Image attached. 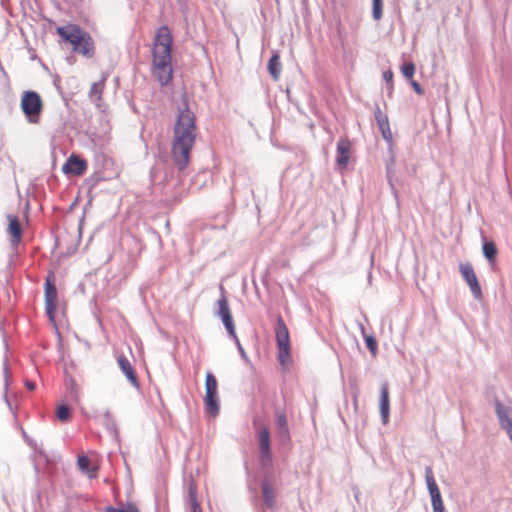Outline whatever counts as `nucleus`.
Here are the masks:
<instances>
[{
    "label": "nucleus",
    "mask_w": 512,
    "mask_h": 512,
    "mask_svg": "<svg viewBox=\"0 0 512 512\" xmlns=\"http://www.w3.org/2000/svg\"><path fill=\"white\" fill-rule=\"evenodd\" d=\"M381 134H382V137L383 139L387 142V143H392L393 141V136H392V132H391V129H390V126L386 129H382V131H380Z\"/></svg>",
    "instance_id": "39"
},
{
    "label": "nucleus",
    "mask_w": 512,
    "mask_h": 512,
    "mask_svg": "<svg viewBox=\"0 0 512 512\" xmlns=\"http://www.w3.org/2000/svg\"><path fill=\"white\" fill-rule=\"evenodd\" d=\"M171 55H153V74L163 85L172 79Z\"/></svg>",
    "instance_id": "5"
},
{
    "label": "nucleus",
    "mask_w": 512,
    "mask_h": 512,
    "mask_svg": "<svg viewBox=\"0 0 512 512\" xmlns=\"http://www.w3.org/2000/svg\"><path fill=\"white\" fill-rule=\"evenodd\" d=\"M108 428L116 430V424L112 421L111 423L108 424Z\"/></svg>",
    "instance_id": "46"
},
{
    "label": "nucleus",
    "mask_w": 512,
    "mask_h": 512,
    "mask_svg": "<svg viewBox=\"0 0 512 512\" xmlns=\"http://www.w3.org/2000/svg\"><path fill=\"white\" fill-rule=\"evenodd\" d=\"M104 415H105V418H106L108 421H110V416H111V415H110V412H109L108 410L105 412V414H104Z\"/></svg>",
    "instance_id": "47"
},
{
    "label": "nucleus",
    "mask_w": 512,
    "mask_h": 512,
    "mask_svg": "<svg viewBox=\"0 0 512 512\" xmlns=\"http://www.w3.org/2000/svg\"><path fill=\"white\" fill-rule=\"evenodd\" d=\"M196 116L190 110L186 97L183 106L179 107L176 123L173 128L171 155L174 165L183 171L190 162L192 148L196 141Z\"/></svg>",
    "instance_id": "1"
},
{
    "label": "nucleus",
    "mask_w": 512,
    "mask_h": 512,
    "mask_svg": "<svg viewBox=\"0 0 512 512\" xmlns=\"http://www.w3.org/2000/svg\"><path fill=\"white\" fill-rule=\"evenodd\" d=\"M383 14V0H373L372 16L374 20H380Z\"/></svg>",
    "instance_id": "29"
},
{
    "label": "nucleus",
    "mask_w": 512,
    "mask_h": 512,
    "mask_svg": "<svg viewBox=\"0 0 512 512\" xmlns=\"http://www.w3.org/2000/svg\"><path fill=\"white\" fill-rule=\"evenodd\" d=\"M117 361H118V365H119L121 371L127 377L128 381L131 383V385L135 388H139V382L137 379V375H136L130 361L123 355L118 356Z\"/></svg>",
    "instance_id": "16"
},
{
    "label": "nucleus",
    "mask_w": 512,
    "mask_h": 512,
    "mask_svg": "<svg viewBox=\"0 0 512 512\" xmlns=\"http://www.w3.org/2000/svg\"><path fill=\"white\" fill-rule=\"evenodd\" d=\"M367 348L371 352L372 355H376L377 353V341L372 335H366L363 337Z\"/></svg>",
    "instance_id": "33"
},
{
    "label": "nucleus",
    "mask_w": 512,
    "mask_h": 512,
    "mask_svg": "<svg viewBox=\"0 0 512 512\" xmlns=\"http://www.w3.org/2000/svg\"><path fill=\"white\" fill-rule=\"evenodd\" d=\"M8 85H9L8 76H7L4 68L0 64V87L7 88Z\"/></svg>",
    "instance_id": "36"
},
{
    "label": "nucleus",
    "mask_w": 512,
    "mask_h": 512,
    "mask_svg": "<svg viewBox=\"0 0 512 512\" xmlns=\"http://www.w3.org/2000/svg\"><path fill=\"white\" fill-rule=\"evenodd\" d=\"M276 428L280 441L286 443L290 441V431L287 417L284 411H276Z\"/></svg>",
    "instance_id": "14"
},
{
    "label": "nucleus",
    "mask_w": 512,
    "mask_h": 512,
    "mask_svg": "<svg viewBox=\"0 0 512 512\" xmlns=\"http://www.w3.org/2000/svg\"><path fill=\"white\" fill-rule=\"evenodd\" d=\"M84 31L76 25H66L57 28L58 35L70 44L79 42Z\"/></svg>",
    "instance_id": "13"
},
{
    "label": "nucleus",
    "mask_w": 512,
    "mask_h": 512,
    "mask_svg": "<svg viewBox=\"0 0 512 512\" xmlns=\"http://www.w3.org/2000/svg\"><path fill=\"white\" fill-rule=\"evenodd\" d=\"M482 249H483L484 256L489 261H492L495 259L496 255H497V248H496V245L494 244V242H492V241L484 242Z\"/></svg>",
    "instance_id": "25"
},
{
    "label": "nucleus",
    "mask_w": 512,
    "mask_h": 512,
    "mask_svg": "<svg viewBox=\"0 0 512 512\" xmlns=\"http://www.w3.org/2000/svg\"><path fill=\"white\" fill-rule=\"evenodd\" d=\"M359 330L361 332V335L364 337L367 335L365 326L362 323H358Z\"/></svg>",
    "instance_id": "44"
},
{
    "label": "nucleus",
    "mask_w": 512,
    "mask_h": 512,
    "mask_svg": "<svg viewBox=\"0 0 512 512\" xmlns=\"http://www.w3.org/2000/svg\"><path fill=\"white\" fill-rule=\"evenodd\" d=\"M188 490H189V495H190L191 502H192V511L193 512H202L199 507V503L197 502L196 497H195V485L193 482H191L189 484Z\"/></svg>",
    "instance_id": "32"
},
{
    "label": "nucleus",
    "mask_w": 512,
    "mask_h": 512,
    "mask_svg": "<svg viewBox=\"0 0 512 512\" xmlns=\"http://www.w3.org/2000/svg\"><path fill=\"white\" fill-rule=\"evenodd\" d=\"M425 481L431 497L432 508H440V505H444L441 497L440 490L435 481L433 470L431 466L425 468Z\"/></svg>",
    "instance_id": "9"
},
{
    "label": "nucleus",
    "mask_w": 512,
    "mask_h": 512,
    "mask_svg": "<svg viewBox=\"0 0 512 512\" xmlns=\"http://www.w3.org/2000/svg\"><path fill=\"white\" fill-rule=\"evenodd\" d=\"M459 271L463 279L468 284L473 297L476 300H480L483 296L481 286L479 284L476 273L471 264H460Z\"/></svg>",
    "instance_id": "7"
},
{
    "label": "nucleus",
    "mask_w": 512,
    "mask_h": 512,
    "mask_svg": "<svg viewBox=\"0 0 512 512\" xmlns=\"http://www.w3.org/2000/svg\"><path fill=\"white\" fill-rule=\"evenodd\" d=\"M351 142L341 138L337 143L336 163L340 169H346L350 160Z\"/></svg>",
    "instance_id": "10"
},
{
    "label": "nucleus",
    "mask_w": 512,
    "mask_h": 512,
    "mask_svg": "<svg viewBox=\"0 0 512 512\" xmlns=\"http://www.w3.org/2000/svg\"><path fill=\"white\" fill-rule=\"evenodd\" d=\"M259 450L261 459L270 460L271 458V448H270V431L264 426L260 430L259 434Z\"/></svg>",
    "instance_id": "15"
},
{
    "label": "nucleus",
    "mask_w": 512,
    "mask_h": 512,
    "mask_svg": "<svg viewBox=\"0 0 512 512\" xmlns=\"http://www.w3.org/2000/svg\"><path fill=\"white\" fill-rule=\"evenodd\" d=\"M496 414L499 423L512 441V405H506L499 401L495 404Z\"/></svg>",
    "instance_id": "8"
},
{
    "label": "nucleus",
    "mask_w": 512,
    "mask_h": 512,
    "mask_svg": "<svg viewBox=\"0 0 512 512\" xmlns=\"http://www.w3.org/2000/svg\"><path fill=\"white\" fill-rule=\"evenodd\" d=\"M228 335L230 337H235L236 336V331H235V324H234V320H233V317L232 315L230 316H227V317H224V318H220Z\"/></svg>",
    "instance_id": "27"
},
{
    "label": "nucleus",
    "mask_w": 512,
    "mask_h": 512,
    "mask_svg": "<svg viewBox=\"0 0 512 512\" xmlns=\"http://www.w3.org/2000/svg\"><path fill=\"white\" fill-rule=\"evenodd\" d=\"M218 383L212 372L206 373L205 379V411L210 417H216L220 412V401L218 397Z\"/></svg>",
    "instance_id": "3"
},
{
    "label": "nucleus",
    "mask_w": 512,
    "mask_h": 512,
    "mask_svg": "<svg viewBox=\"0 0 512 512\" xmlns=\"http://www.w3.org/2000/svg\"><path fill=\"white\" fill-rule=\"evenodd\" d=\"M379 408H380L382 424L386 425L389 421V414H390V400H389L388 383H383L381 385Z\"/></svg>",
    "instance_id": "12"
},
{
    "label": "nucleus",
    "mask_w": 512,
    "mask_h": 512,
    "mask_svg": "<svg viewBox=\"0 0 512 512\" xmlns=\"http://www.w3.org/2000/svg\"><path fill=\"white\" fill-rule=\"evenodd\" d=\"M73 50L87 57H91L94 53V47L91 37L83 32L81 40L73 44Z\"/></svg>",
    "instance_id": "17"
},
{
    "label": "nucleus",
    "mask_w": 512,
    "mask_h": 512,
    "mask_svg": "<svg viewBox=\"0 0 512 512\" xmlns=\"http://www.w3.org/2000/svg\"><path fill=\"white\" fill-rule=\"evenodd\" d=\"M21 109L29 123H38L43 110L40 95L35 91L24 92L21 98Z\"/></svg>",
    "instance_id": "2"
},
{
    "label": "nucleus",
    "mask_w": 512,
    "mask_h": 512,
    "mask_svg": "<svg viewBox=\"0 0 512 512\" xmlns=\"http://www.w3.org/2000/svg\"><path fill=\"white\" fill-rule=\"evenodd\" d=\"M433 512H445L444 505H440V508H433Z\"/></svg>",
    "instance_id": "45"
},
{
    "label": "nucleus",
    "mask_w": 512,
    "mask_h": 512,
    "mask_svg": "<svg viewBox=\"0 0 512 512\" xmlns=\"http://www.w3.org/2000/svg\"><path fill=\"white\" fill-rule=\"evenodd\" d=\"M401 72L407 79H411L415 74V65L412 62H405L401 65Z\"/></svg>",
    "instance_id": "31"
},
{
    "label": "nucleus",
    "mask_w": 512,
    "mask_h": 512,
    "mask_svg": "<svg viewBox=\"0 0 512 512\" xmlns=\"http://www.w3.org/2000/svg\"><path fill=\"white\" fill-rule=\"evenodd\" d=\"M220 289L222 291V295L217 301L218 309H217V311H215V315L220 318H224V317L230 316L232 314L230 311L228 300H227L226 296L224 295L223 286H220Z\"/></svg>",
    "instance_id": "21"
},
{
    "label": "nucleus",
    "mask_w": 512,
    "mask_h": 512,
    "mask_svg": "<svg viewBox=\"0 0 512 512\" xmlns=\"http://www.w3.org/2000/svg\"><path fill=\"white\" fill-rule=\"evenodd\" d=\"M268 71L273 78V80L277 81L280 77L281 73V63L278 54H273L268 61Z\"/></svg>",
    "instance_id": "22"
},
{
    "label": "nucleus",
    "mask_w": 512,
    "mask_h": 512,
    "mask_svg": "<svg viewBox=\"0 0 512 512\" xmlns=\"http://www.w3.org/2000/svg\"><path fill=\"white\" fill-rule=\"evenodd\" d=\"M104 81H105V79L103 78L101 81L93 83L91 88H90L89 97L95 103L100 101L101 98H102Z\"/></svg>",
    "instance_id": "23"
},
{
    "label": "nucleus",
    "mask_w": 512,
    "mask_h": 512,
    "mask_svg": "<svg viewBox=\"0 0 512 512\" xmlns=\"http://www.w3.org/2000/svg\"><path fill=\"white\" fill-rule=\"evenodd\" d=\"M9 225H8V232L11 234V244L13 246H17L22 237V228L21 224L19 222V219L17 217H12L9 215Z\"/></svg>",
    "instance_id": "18"
},
{
    "label": "nucleus",
    "mask_w": 512,
    "mask_h": 512,
    "mask_svg": "<svg viewBox=\"0 0 512 512\" xmlns=\"http://www.w3.org/2000/svg\"><path fill=\"white\" fill-rule=\"evenodd\" d=\"M3 373H4V380H5V384H4L5 391H7L8 386H9V379L11 378V372H10V369H9L7 358H5L4 363H3ZM4 399H5V402L8 405H10V402L8 400V397H7V392H5V394H4Z\"/></svg>",
    "instance_id": "28"
},
{
    "label": "nucleus",
    "mask_w": 512,
    "mask_h": 512,
    "mask_svg": "<svg viewBox=\"0 0 512 512\" xmlns=\"http://www.w3.org/2000/svg\"><path fill=\"white\" fill-rule=\"evenodd\" d=\"M374 117H375L376 123L381 122V121L383 122L388 119V116L381 110L379 105L375 106Z\"/></svg>",
    "instance_id": "34"
},
{
    "label": "nucleus",
    "mask_w": 512,
    "mask_h": 512,
    "mask_svg": "<svg viewBox=\"0 0 512 512\" xmlns=\"http://www.w3.org/2000/svg\"><path fill=\"white\" fill-rule=\"evenodd\" d=\"M231 338L234 340V342H235V344H236V346H237V349H238V351H239V353H240V355H241L242 359H244L245 361H247V360H248V356H247V354H246V352H245L244 348L242 347V345H241V343H240V341H239V339H238L237 335H236L235 337H231Z\"/></svg>",
    "instance_id": "38"
},
{
    "label": "nucleus",
    "mask_w": 512,
    "mask_h": 512,
    "mask_svg": "<svg viewBox=\"0 0 512 512\" xmlns=\"http://www.w3.org/2000/svg\"><path fill=\"white\" fill-rule=\"evenodd\" d=\"M56 415L60 421L65 422L71 416V409L67 405H60L57 408Z\"/></svg>",
    "instance_id": "30"
},
{
    "label": "nucleus",
    "mask_w": 512,
    "mask_h": 512,
    "mask_svg": "<svg viewBox=\"0 0 512 512\" xmlns=\"http://www.w3.org/2000/svg\"><path fill=\"white\" fill-rule=\"evenodd\" d=\"M262 495L264 498V501L268 507H272L274 504L275 496L273 493V490L268 482H263L261 486Z\"/></svg>",
    "instance_id": "24"
},
{
    "label": "nucleus",
    "mask_w": 512,
    "mask_h": 512,
    "mask_svg": "<svg viewBox=\"0 0 512 512\" xmlns=\"http://www.w3.org/2000/svg\"><path fill=\"white\" fill-rule=\"evenodd\" d=\"M383 79H384V81L387 84V88H388L389 94H390L391 91H392V87H393V73H392V71H390V70L385 71L383 73Z\"/></svg>",
    "instance_id": "35"
},
{
    "label": "nucleus",
    "mask_w": 512,
    "mask_h": 512,
    "mask_svg": "<svg viewBox=\"0 0 512 512\" xmlns=\"http://www.w3.org/2000/svg\"><path fill=\"white\" fill-rule=\"evenodd\" d=\"M377 125L379 127V130L382 131V129H386L388 128L390 125H389V120H385V121H381V122H377Z\"/></svg>",
    "instance_id": "41"
},
{
    "label": "nucleus",
    "mask_w": 512,
    "mask_h": 512,
    "mask_svg": "<svg viewBox=\"0 0 512 512\" xmlns=\"http://www.w3.org/2000/svg\"><path fill=\"white\" fill-rule=\"evenodd\" d=\"M105 512H139V509L135 504L127 503L126 505H121L120 507L108 506L105 509Z\"/></svg>",
    "instance_id": "26"
},
{
    "label": "nucleus",
    "mask_w": 512,
    "mask_h": 512,
    "mask_svg": "<svg viewBox=\"0 0 512 512\" xmlns=\"http://www.w3.org/2000/svg\"><path fill=\"white\" fill-rule=\"evenodd\" d=\"M25 385L30 391H33L36 388V384L32 381H26Z\"/></svg>",
    "instance_id": "43"
},
{
    "label": "nucleus",
    "mask_w": 512,
    "mask_h": 512,
    "mask_svg": "<svg viewBox=\"0 0 512 512\" xmlns=\"http://www.w3.org/2000/svg\"><path fill=\"white\" fill-rule=\"evenodd\" d=\"M275 337L278 348L279 362L284 365L290 360V336L288 328L281 316L276 319Z\"/></svg>",
    "instance_id": "4"
},
{
    "label": "nucleus",
    "mask_w": 512,
    "mask_h": 512,
    "mask_svg": "<svg viewBox=\"0 0 512 512\" xmlns=\"http://www.w3.org/2000/svg\"><path fill=\"white\" fill-rule=\"evenodd\" d=\"M77 463H78L79 469L83 473H85L89 478L96 477V472L98 470V467L91 466V461L88 456H86V455L79 456Z\"/></svg>",
    "instance_id": "20"
},
{
    "label": "nucleus",
    "mask_w": 512,
    "mask_h": 512,
    "mask_svg": "<svg viewBox=\"0 0 512 512\" xmlns=\"http://www.w3.org/2000/svg\"><path fill=\"white\" fill-rule=\"evenodd\" d=\"M388 182H389V185L391 186L392 193H393L394 197H395V198H397V197H398V194H397L396 189L394 188V185H393V183H392V179H391V177H390V176H388Z\"/></svg>",
    "instance_id": "42"
},
{
    "label": "nucleus",
    "mask_w": 512,
    "mask_h": 512,
    "mask_svg": "<svg viewBox=\"0 0 512 512\" xmlns=\"http://www.w3.org/2000/svg\"><path fill=\"white\" fill-rule=\"evenodd\" d=\"M45 302H57V289L54 284V275L49 273L46 278L45 285Z\"/></svg>",
    "instance_id": "19"
},
{
    "label": "nucleus",
    "mask_w": 512,
    "mask_h": 512,
    "mask_svg": "<svg viewBox=\"0 0 512 512\" xmlns=\"http://www.w3.org/2000/svg\"><path fill=\"white\" fill-rule=\"evenodd\" d=\"M87 169V162L75 155H71L62 167L65 174H72L75 176L82 175Z\"/></svg>",
    "instance_id": "11"
},
{
    "label": "nucleus",
    "mask_w": 512,
    "mask_h": 512,
    "mask_svg": "<svg viewBox=\"0 0 512 512\" xmlns=\"http://www.w3.org/2000/svg\"><path fill=\"white\" fill-rule=\"evenodd\" d=\"M411 86L413 87L414 91L417 94H419V95L423 94L424 90H423V88L421 87V85L418 82L412 81L411 82Z\"/></svg>",
    "instance_id": "40"
},
{
    "label": "nucleus",
    "mask_w": 512,
    "mask_h": 512,
    "mask_svg": "<svg viewBox=\"0 0 512 512\" xmlns=\"http://www.w3.org/2000/svg\"><path fill=\"white\" fill-rule=\"evenodd\" d=\"M57 302H45V310L50 319L54 318Z\"/></svg>",
    "instance_id": "37"
},
{
    "label": "nucleus",
    "mask_w": 512,
    "mask_h": 512,
    "mask_svg": "<svg viewBox=\"0 0 512 512\" xmlns=\"http://www.w3.org/2000/svg\"><path fill=\"white\" fill-rule=\"evenodd\" d=\"M172 36L167 26L158 29L153 47V55H171Z\"/></svg>",
    "instance_id": "6"
}]
</instances>
